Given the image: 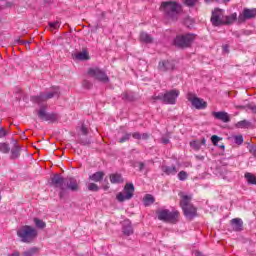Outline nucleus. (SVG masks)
I'll return each instance as SVG.
<instances>
[{
  "label": "nucleus",
  "instance_id": "obj_6",
  "mask_svg": "<svg viewBox=\"0 0 256 256\" xmlns=\"http://www.w3.org/2000/svg\"><path fill=\"white\" fill-rule=\"evenodd\" d=\"M193 41H195V34L187 33L176 36L174 39V45H176V47H180V49H185L187 47H191Z\"/></svg>",
  "mask_w": 256,
  "mask_h": 256
},
{
  "label": "nucleus",
  "instance_id": "obj_37",
  "mask_svg": "<svg viewBox=\"0 0 256 256\" xmlns=\"http://www.w3.org/2000/svg\"><path fill=\"white\" fill-rule=\"evenodd\" d=\"M187 177H189V175L183 170L178 173L179 181H187Z\"/></svg>",
  "mask_w": 256,
  "mask_h": 256
},
{
  "label": "nucleus",
  "instance_id": "obj_46",
  "mask_svg": "<svg viewBox=\"0 0 256 256\" xmlns=\"http://www.w3.org/2000/svg\"><path fill=\"white\" fill-rule=\"evenodd\" d=\"M161 143H163V145H169V143H171V141L167 137H162Z\"/></svg>",
  "mask_w": 256,
  "mask_h": 256
},
{
  "label": "nucleus",
  "instance_id": "obj_58",
  "mask_svg": "<svg viewBox=\"0 0 256 256\" xmlns=\"http://www.w3.org/2000/svg\"><path fill=\"white\" fill-rule=\"evenodd\" d=\"M223 1V3H229V1H231V0H222Z\"/></svg>",
  "mask_w": 256,
  "mask_h": 256
},
{
  "label": "nucleus",
  "instance_id": "obj_2",
  "mask_svg": "<svg viewBox=\"0 0 256 256\" xmlns=\"http://www.w3.org/2000/svg\"><path fill=\"white\" fill-rule=\"evenodd\" d=\"M160 9L163 11L166 19H171V21H177L179 15L183 13V6L175 1L162 2Z\"/></svg>",
  "mask_w": 256,
  "mask_h": 256
},
{
  "label": "nucleus",
  "instance_id": "obj_12",
  "mask_svg": "<svg viewBox=\"0 0 256 256\" xmlns=\"http://www.w3.org/2000/svg\"><path fill=\"white\" fill-rule=\"evenodd\" d=\"M177 97H179V90H170L164 93L165 105H175L177 103Z\"/></svg>",
  "mask_w": 256,
  "mask_h": 256
},
{
  "label": "nucleus",
  "instance_id": "obj_24",
  "mask_svg": "<svg viewBox=\"0 0 256 256\" xmlns=\"http://www.w3.org/2000/svg\"><path fill=\"white\" fill-rule=\"evenodd\" d=\"M237 19L239 20V18H237V13H233L229 16H224V25H233V23H235Z\"/></svg>",
  "mask_w": 256,
  "mask_h": 256
},
{
  "label": "nucleus",
  "instance_id": "obj_47",
  "mask_svg": "<svg viewBox=\"0 0 256 256\" xmlns=\"http://www.w3.org/2000/svg\"><path fill=\"white\" fill-rule=\"evenodd\" d=\"M102 189H104V191L109 190V181H107V179L104 180V184L102 186Z\"/></svg>",
  "mask_w": 256,
  "mask_h": 256
},
{
  "label": "nucleus",
  "instance_id": "obj_32",
  "mask_svg": "<svg viewBox=\"0 0 256 256\" xmlns=\"http://www.w3.org/2000/svg\"><path fill=\"white\" fill-rule=\"evenodd\" d=\"M123 101H135V94L133 92H124L122 94Z\"/></svg>",
  "mask_w": 256,
  "mask_h": 256
},
{
  "label": "nucleus",
  "instance_id": "obj_25",
  "mask_svg": "<svg viewBox=\"0 0 256 256\" xmlns=\"http://www.w3.org/2000/svg\"><path fill=\"white\" fill-rule=\"evenodd\" d=\"M134 167H138V171L140 173H143V171L145 172V175L149 173V168L147 167V164L145 162L138 161L135 163Z\"/></svg>",
  "mask_w": 256,
  "mask_h": 256
},
{
  "label": "nucleus",
  "instance_id": "obj_9",
  "mask_svg": "<svg viewBox=\"0 0 256 256\" xmlns=\"http://www.w3.org/2000/svg\"><path fill=\"white\" fill-rule=\"evenodd\" d=\"M133 193H135V186L133 185V183H127L124 187V193L119 192L116 195V199L117 201H119V203L129 201V199H133Z\"/></svg>",
  "mask_w": 256,
  "mask_h": 256
},
{
  "label": "nucleus",
  "instance_id": "obj_36",
  "mask_svg": "<svg viewBox=\"0 0 256 256\" xmlns=\"http://www.w3.org/2000/svg\"><path fill=\"white\" fill-rule=\"evenodd\" d=\"M245 107H247V109H250V111H252V113L256 114V105L253 104H248L246 106H237V109H245Z\"/></svg>",
  "mask_w": 256,
  "mask_h": 256
},
{
  "label": "nucleus",
  "instance_id": "obj_7",
  "mask_svg": "<svg viewBox=\"0 0 256 256\" xmlns=\"http://www.w3.org/2000/svg\"><path fill=\"white\" fill-rule=\"evenodd\" d=\"M88 171V180L86 186L88 191H97V168L95 166H89Z\"/></svg>",
  "mask_w": 256,
  "mask_h": 256
},
{
  "label": "nucleus",
  "instance_id": "obj_54",
  "mask_svg": "<svg viewBox=\"0 0 256 256\" xmlns=\"http://www.w3.org/2000/svg\"><path fill=\"white\" fill-rule=\"evenodd\" d=\"M141 139H144V140L149 139V134H147V133L141 134Z\"/></svg>",
  "mask_w": 256,
  "mask_h": 256
},
{
  "label": "nucleus",
  "instance_id": "obj_27",
  "mask_svg": "<svg viewBox=\"0 0 256 256\" xmlns=\"http://www.w3.org/2000/svg\"><path fill=\"white\" fill-rule=\"evenodd\" d=\"M237 129H249L251 127V122L248 120H241L235 124Z\"/></svg>",
  "mask_w": 256,
  "mask_h": 256
},
{
  "label": "nucleus",
  "instance_id": "obj_23",
  "mask_svg": "<svg viewBox=\"0 0 256 256\" xmlns=\"http://www.w3.org/2000/svg\"><path fill=\"white\" fill-rule=\"evenodd\" d=\"M161 171L165 173V175H177V167L176 166H161Z\"/></svg>",
  "mask_w": 256,
  "mask_h": 256
},
{
  "label": "nucleus",
  "instance_id": "obj_13",
  "mask_svg": "<svg viewBox=\"0 0 256 256\" xmlns=\"http://www.w3.org/2000/svg\"><path fill=\"white\" fill-rule=\"evenodd\" d=\"M175 69V62L170 60H162L158 64V70L162 73H166V71H173Z\"/></svg>",
  "mask_w": 256,
  "mask_h": 256
},
{
  "label": "nucleus",
  "instance_id": "obj_26",
  "mask_svg": "<svg viewBox=\"0 0 256 256\" xmlns=\"http://www.w3.org/2000/svg\"><path fill=\"white\" fill-rule=\"evenodd\" d=\"M140 41L142 43H153V37H151V35H149L147 32H142L140 34Z\"/></svg>",
  "mask_w": 256,
  "mask_h": 256
},
{
  "label": "nucleus",
  "instance_id": "obj_48",
  "mask_svg": "<svg viewBox=\"0 0 256 256\" xmlns=\"http://www.w3.org/2000/svg\"><path fill=\"white\" fill-rule=\"evenodd\" d=\"M132 137H133V139L141 140V133H139V132H134V133L132 134Z\"/></svg>",
  "mask_w": 256,
  "mask_h": 256
},
{
  "label": "nucleus",
  "instance_id": "obj_49",
  "mask_svg": "<svg viewBox=\"0 0 256 256\" xmlns=\"http://www.w3.org/2000/svg\"><path fill=\"white\" fill-rule=\"evenodd\" d=\"M103 177H105V173L103 172H97V181H101V179H103Z\"/></svg>",
  "mask_w": 256,
  "mask_h": 256
},
{
  "label": "nucleus",
  "instance_id": "obj_21",
  "mask_svg": "<svg viewBox=\"0 0 256 256\" xmlns=\"http://www.w3.org/2000/svg\"><path fill=\"white\" fill-rule=\"evenodd\" d=\"M122 232L124 235H133V226H131V221L125 220L122 227Z\"/></svg>",
  "mask_w": 256,
  "mask_h": 256
},
{
  "label": "nucleus",
  "instance_id": "obj_1",
  "mask_svg": "<svg viewBox=\"0 0 256 256\" xmlns=\"http://www.w3.org/2000/svg\"><path fill=\"white\" fill-rule=\"evenodd\" d=\"M60 95L61 91L59 87H53L50 91L41 92L39 95L32 96L30 98L32 103H36L40 107L39 110H36L39 119H42L43 121H50V123H55L59 120V114L47 112L46 101L53 99V97L59 98Z\"/></svg>",
  "mask_w": 256,
  "mask_h": 256
},
{
  "label": "nucleus",
  "instance_id": "obj_22",
  "mask_svg": "<svg viewBox=\"0 0 256 256\" xmlns=\"http://www.w3.org/2000/svg\"><path fill=\"white\" fill-rule=\"evenodd\" d=\"M73 59H75V61H88L89 53L86 50H83L82 52L74 54Z\"/></svg>",
  "mask_w": 256,
  "mask_h": 256
},
{
  "label": "nucleus",
  "instance_id": "obj_33",
  "mask_svg": "<svg viewBox=\"0 0 256 256\" xmlns=\"http://www.w3.org/2000/svg\"><path fill=\"white\" fill-rule=\"evenodd\" d=\"M34 223L38 229H45L46 227L45 222L39 218H34Z\"/></svg>",
  "mask_w": 256,
  "mask_h": 256
},
{
  "label": "nucleus",
  "instance_id": "obj_28",
  "mask_svg": "<svg viewBox=\"0 0 256 256\" xmlns=\"http://www.w3.org/2000/svg\"><path fill=\"white\" fill-rule=\"evenodd\" d=\"M110 182L112 184L123 183V176H121V174H111L110 175Z\"/></svg>",
  "mask_w": 256,
  "mask_h": 256
},
{
  "label": "nucleus",
  "instance_id": "obj_44",
  "mask_svg": "<svg viewBox=\"0 0 256 256\" xmlns=\"http://www.w3.org/2000/svg\"><path fill=\"white\" fill-rule=\"evenodd\" d=\"M211 141H212L213 145H218L219 141H221V138L217 135H213L211 137Z\"/></svg>",
  "mask_w": 256,
  "mask_h": 256
},
{
  "label": "nucleus",
  "instance_id": "obj_60",
  "mask_svg": "<svg viewBox=\"0 0 256 256\" xmlns=\"http://www.w3.org/2000/svg\"><path fill=\"white\" fill-rule=\"evenodd\" d=\"M1 9H3V8L0 6V11H1Z\"/></svg>",
  "mask_w": 256,
  "mask_h": 256
},
{
  "label": "nucleus",
  "instance_id": "obj_15",
  "mask_svg": "<svg viewBox=\"0 0 256 256\" xmlns=\"http://www.w3.org/2000/svg\"><path fill=\"white\" fill-rule=\"evenodd\" d=\"M195 109H207V102L199 97L189 98Z\"/></svg>",
  "mask_w": 256,
  "mask_h": 256
},
{
  "label": "nucleus",
  "instance_id": "obj_55",
  "mask_svg": "<svg viewBox=\"0 0 256 256\" xmlns=\"http://www.w3.org/2000/svg\"><path fill=\"white\" fill-rule=\"evenodd\" d=\"M234 37H237V39H239V37H241V33H239L238 31L233 32Z\"/></svg>",
  "mask_w": 256,
  "mask_h": 256
},
{
  "label": "nucleus",
  "instance_id": "obj_10",
  "mask_svg": "<svg viewBox=\"0 0 256 256\" xmlns=\"http://www.w3.org/2000/svg\"><path fill=\"white\" fill-rule=\"evenodd\" d=\"M65 181H66V178H63L59 174H55L51 178L52 187H55L56 189H60V193H59L60 199H63V197H65Z\"/></svg>",
  "mask_w": 256,
  "mask_h": 256
},
{
  "label": "nucleus",
  "instance_id": "obj_4",
  "mask_svg": "<svg viewBox=\"0 0 256 256\" xmlns=\"http://www.w3.org/2000/svg\"><path fill=\"white\" fill-rule=\"evenodd\" d=\"M17 236L22 243H32L37 238V230L29 225H25L17 230Z\"/></svg>",
  "mask_w": 256,
  "mask_h": 256
},
{
  "label": "nucleus",
  "instance_id": "obj_30",
  "mask_svg": "<svg viewBox=\"0 0 256 256\" xmlns=\"http://www.w3.org/2000/svg\"><path fill=\"white\" fill-rule=\"evenodd\" d=\"M143 201L145 207H149V205H153L155 203V197L151 194H146Z\"/></svg>",
  "mask_w": 256,
  "mask_h": 256
},
{
  "label": "nucleus",
  "instance_id": "obj_3",
  "mask_svg": "<svg viewBox=\"0 0 256 256\" xmlns=\"http://www.w3.org/2000/svg\"><path fill=\"white\" fill-rule=\"evenodd\" d=\"M180 206L186 219H189L191 221L192 219H195V217H197V208H195V206L191 204V197H189L188 195H184L182 197V200L180 201Z\"/></svg>",
  "mask_w": 256,
  "mask_h": 256
},
{
  "label": "nucleus",
  "instance_id": "obj_43",
  "mask_svg": "<svg viewBox=\"0 0 256 256\" xmlns=\"http://www.w3.org/2000/svg\"><path fill=\"white\" fill-rule=\"evenodd\" d=\"M83 87L84 89H91V87H93V83H91L89 79H86L83 81Z\"/></svg>",
  "mask_w": 256,
  "mask_h": 256
},
{
  "label": "nucleus",
  "instance_id": "obj_59",
  "mask_svg": "<svg viewBox=\"0 0 256 256\" xmlns=\"http://www.w3.org/2000/svg\"><path fill=\"white\" fill-rule=\"evenodd\" d=\"M220 149H225V145H220Z\"/></svg>",
  "mask_w": 256,
  "mask_h": 256
},
{
  "label": "nucleus",
  "instance_id": "obj_42",
  "mask_svg": "<svg viewBox=\"0 0 256 256\" xmlns=\"http://www.w3.org/2000/svg\"><path fill=\"white\" fill-rule=\"evenodd\" d=\"M131 133H127L119 139V143H125L131 139Z\"/></svg>",
  "mask_w": 256,
  "mask_h": 256
},
{
  "label": "nucleus",
  "instance_id": "obj_5",
  "mask_svg": "<svg viewBox=\"0 0 256 256\" xmlns=\"http://www.w3.org/2000/svg\"><path fill=\"white\" fill-rule=\"evenodd\" d=\"M159 221H164V223H177L179 219V211H170L169 209H161L156 212Z\"/></svg>",
  "mask_w": 256,
  "mask_h": 256
},
{
  "label": "nucleus",
  "instance_id": "obj_56",
  "mask_svg": "<svg viewBox=\"0 0 256 256\" xmlns=\"http://www.w3.org/2000/svg\"><path fill=\"white\" fill-rule=\"evenodd\" d=\"M20 43H21L22 45H26V47H27V45L29 46V44H30L29 41H23V40H20Z\"/></svg>",
  "mask_w": 256,
  "mask_h": 256
},
{
  "label": "nucleus",
  "instance_id": "obj_61",
  "mask_svg": "<svg viewBox=\"0 0 256 256\" xmlns=\"http://www.w3.org/2000/svg\"><path fill=\"white\" fill-rule=\"evenodd\" d=\"M0 201H1V195H0Z\"/></svg>",
  "mask_w": 256,
  "mask_h": 256
},
{
  "label": "nucleus",
  "instance_id": "obj_38",
  "mask_svg": "<svg viewBox=\"0 0 256 256\" xmlns=\"http://www.w3.org/2000/svg\"><path fill=\"white\" fill-rule=\"evenodd\" d=\"M243 141H244L243 135H236V136H234V143L236 145H243Z\"/></svg>",
  "mask_w": 256,
  "mask_h": 256
},
{
  "label": "nucleus",
  "instance_id": "obj_53",
  "mask_svg": "<svg viewBox=\"0 0 256 256\" xmlns=\"http://www.w3.org/2000/svg\"><path fill=\"white\" fill-rule=\"evenodd\" d=\"M195 157H196L197 161H204L205 160V156L196 155Z\"/></svg>",
  "mask_w": 256,
  "mask_h": 256
},
{
  "label": "nucleus",
  "instance_id": "obj_50",
  "mask_svg": "<svg viewBox=\"0 0 256 256\" xmlns=\"http://www.w3.org/2000/svg\"><path fill=\"white\" fill-rule=\"evenodd\" d=\"M80 131H81L82 135H87V133H88L87 127H85V125H82Z\"/></svg>",
  "mask_w": 256,
  "mask_h": 256
},
{
  "label": "nucleus",
  "instance_id": "obj_45",
  "mask_svg": "<svg viewBox=\"0 0 256 256\" xmlns=\"http://www.w3.org/2000/svg\"><path fill=\"white\" fill-rule=\"evenodd\" d=\"M3 137H7V130H5L3 127H0V139H3Z\"/></svg>",
  "mask_w": 256,
  "mask_h": 256
},
{
  "label": "nucleus",
  "instance_id": "obj_41",
  "mask_svg": "<svg viewBox=\"0 0 256 256\" xmlns=\"http://www.w3.org/2000/svg\"><path fill=\"white\" fill-rule=\"evenodd\" d=\"M197 0H184V5L186 7H195Z\"/></svg>",
  "mask_w": 256,
  "mask_h": 256
},
{
  "label": "nucleus",
  "instance_id": "obj_8",
  "mask_svg": "<svg viewBox=\"0 0 256 256\" xmlns=\"http://www.w3.org/2000/svg\"><path fill=\"white\" fill-rule=\"evenodd\" d=\"M210 21L214 27H221V25H225V10L215 8L212 11Z\"/></svg>",
  "mask_w": 256,
  "mask_h": 256
},
{
  "label": "nucleus",
  "instance_id": "obj_19",
  "mask_svg": "<svg viewBox=\"0 0 256 256\" xmlns=\"http://www.w3.org/2000/svg\"><path fill=\"white\" fill-rule=\"evenodd\" d=\"M20 155H21V147L19 146V144H17L16 141H14V146L11 149L10 159H19Z\"/></svg>",
  "mask_w": 256,
  "mask_h": 256
},
{
  "label": "nucleus",
  "instance_id": "obj_51",
  "mask_svg": "<svg viewBox=\"0 0 256 256\" xmlns=\"http://www.w3.org/2000/svg\"><path fill=\"white\" fill-rule=\"evenodd\" d=\"M249 151L252 153V155H256V146H250Z\"/></svg>",
  "mask_w": 256,
  "mask_h": 256
},
{
  "label": "nucleus",
  "instance_id": "obj_35",
  "mask_svg": "<svg viewBox=\"0 0 256 256\" xmlns=\"http://www.w3.org/2000/svg\"><path fill=\"white\" fill-rule=\"evenodd\" d=\"M9 151H11V148L9 147V144L0 143V152L1 153H9Z\"/></svg>",
  "mask_w": 256,
  "mask_h": 256
},
{
  "label": "nucleus",
  "instance_id": "obj_29",
  "mask_svg": "<svg viewBox=\"0 0 256 256\" xmlns=\"http://www.w3.org/2000/svg\"><path fill=\"white\" fill-rule=\"evenodd\" d=\"M87 79L97 81V68H89L87 71Z\"/></svg>",
  "mask_w": 256,
  "mask_h": 256
},
{
  "label": "nucleus",
  "instance_id": "obj_31",
  "mask_svg": "<svg viewBox=\"0 0 256 256\" xmlns=\"http://www.w3.org/2000/svg\"><path fill=\"white\" fill-rule=\"evenodd\" d=\"M217 171L222 179H227V175H229V170H227V166H220Z\"/></svg>",
  "mask_w": 256,
  "mask_h": 256
},
{
  "label": "nucleus",
  "instance_id": "obj_34",
  "mask_svg": "<svg viewBox=\"0 0 256 256\" xmlns=\"http://www.w3.org/2000/svg\"><path fill=\"white\" fill-rule=\"evenodd\" d=\"M39 249L37 247L30 248L29 250L25 251L23 256H34L38 253Z\"/></svg>",
  "mask_w": 256,
  "mask_h": 256
},
{
  "label": "nucleus",
  "instance_id": "obj_17",
  "mask_svg": "<svg viewBox=\"0 0 256 256\" xmlns=\"http://www.w3.org/2000/svg\"><path fill=\"white\" fill-rule=\"evenodd\" d=\"M230 225L233 231H236V233L243 231V220L241 218H233L230 221Z\"/></svg>",
  "mask_w": 256,
  "mask_h": 256
},
{
  "label": "nucleus",
  "instance_id": "obj_16",
  "mask_svg": "<svg viewBox=\"0 0 256 256\" xmlns=\"http://www.w3.org/2000/svg\"><path fill=\"white\" fill-rule=\"evenodd\" d=\"M212 115L215 119H218V121H222L223 123H229V121H231L229 113L225 111L212 112Z\"/></svg>",
  "mask_w": 256,
  "mask_h": 256
},
{
  "label": "nucleus",
  "instance_id": "obj_52",
  "mask_svg": "<svg viewBox=\"0 0 256 256\" xmlns=\"http://www.w3.org/2000/svg\"><path fill=\"white\" fill-rule=\"evenodd\" d=\"M79 143H81V145H89L91 143V141H89V140H80Z\"/></svg>",
  "mask_w": 256,
  "mask_h": 256
},
{
  "label": "nucleus",
  "instance_id": "obj_14",
  "mask_svg": "<svg viewBox=\"0 0 256 256\" xmlns=\"http://www.w3.org/2000/svg\"><path fill=\"white\" fill-rule=\"evenodd\" d=\"M65 191H79V182L73 177L66 178L65 180Z\"/></svg>",
  "mask_w": 256,
  "mask_h": 256
},
{
  "label": "nucleus",
  "instance_id": "obj_11",
  "mask_svg": "<svg viewBox=\"0 0 256 256\" xmlns=\"http://www.w3.org/2000/svg\"><path fill=\"white\" fill-rule=\"evenodd\" d=\"M256 8H244L243 12L238 16V23H245L249 19H255Z\"/></svg>",
  "mask_w": 256,
  "mask_h": 256
},
{
  "label": "nucleus",
  "instance_id": "obj_18",
  "mask_svg": "<svg viewBox=\"0 0 256 256\" xmlns=\"http://www.w3.org/2000/svg\"><path fill=\"white\" fill-rule=\"evenodd\" d=\"M207 145V140L205 138H202L201 140H193L190 142V147L194 151H201V146Z\"/></svg>",
  "mask_w": 256,
  "mask_h": 256
},
{
  "label": "nucleus",
  "instance_id": "obj_57",
  "mask_svg": "<svg viewBox=\"0 0 256 256\" xmlns=\"http://www.w3.org/2000/svg\"><path fill=\"white\" fill-rule=\"evenodd\" d=\"M223 50H224L226 53H229V46H227V45L224 46V47H223Z\"/></svg>",
  "mask_w": 256,
  "mask_h": 256
},
{
  "label": "nucleus",
  "instance_id": "obj_39",
  "mask_svg": "<svg viewBox=\"0 0 256 256\" xmlns=\"http://www.w3.org/2000/svg\"><path fill=\"white\" fill-rule=\"evenodd\" d=\"M50 29H59L61 27V23L57 20L55 22H49Z\"/></svg>",
  "mask_w": 256,
  "mask_h": 256
},
{
  "label": "nucleus",
  "instance_id": "obj_40",
  "mask_svg": "<svg viewBox=\"0 0 256 256\" xmlns=\"http://www.w3.org/2000/svg\"><path fill=\"white\" fill-rule=\"evenodd\" d=\"M152 99H153L154 101H162V102L165 103V94L160 93V94H158L157 96H153Z\"/></svg>",
  "mask_w": 256,
  "mask_h": 256
},
{
  "label": "nucleus",
  "instance_id": "obj_20",
  "mask_svg": "<svg viewBox=\"0 0 256 256\" xmlns=\"http://www.w3.org/2000/svg\"><path fill=\"white\" fill-rule=\"evenodd\" d=\"M97 81H100V83H103L104 85H107L109 83V76H107V73L103 70H97Z\"/></svg>",
  "mask_w": 256,
  "mask_h": 256
}]
</instances>
